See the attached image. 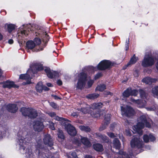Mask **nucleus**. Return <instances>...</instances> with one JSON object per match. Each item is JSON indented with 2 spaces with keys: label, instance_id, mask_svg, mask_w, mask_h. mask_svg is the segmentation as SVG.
<instances>
[{
  "label": "nucleus",
  "instance_id": "1",
  "mask_svg": "<svg viewBox=\"0 0 158 158\" xmlns=\"http://www.w3.org/2000/svg\"><path fill=\"white\" fill-rule=\"evenodd\" d=\"M30 136L27 134L26 131H19L17 134L16 141L20 146L19 149L21 152L23 154L25 152L24 144L30 143L31 141Z\"/></svg>",
  "mask_w": 158,
  "mask_h": 158
},
{
  "label": "nucleus",
  "instance_id": "2",
  "mask_svg": "<svg viewBox=\"0 0 158 158\" xmlns=\"http://www.w3.org/2000/svg\"><path fill=\"white\" fill-rule=\"evenodd\" d=\"M140 122H138L137 125L133 126V129L135 130L139 134L141 135L143 134L142 129L145 126L146 127L150 128L151 127L150 122L152 121L150 119H147L145 116L143 115L139 118Z\"/></svg>",
  "mask_w": 158,
  "mask_h": 158
},
{
  "label": "nucleus",
  "instance_id": "3",
  "mask_svg": "<svg viewBox=\"0 0 158 158\" xmlns=\"http://www.w3.org/2000/svg\"><path fill=\"white\" fill-rule=\"evenodd\" d=\"M20 111L23 116L31 119L35 118L38 115L37 110L32 108L23 107L20 108Z\"/></svg>",
  "mask_w": 158,
  "mask_h": 158
},
{
  "label": "nucleus",
  "instance_id": "4",
  "mask_svg": "<svg viewBox=\"0 0 158 158\" xmlns=\"http://www.w3.org/2000/svg\"><path fill=\"white\" fill-rule=\"evenodd\" d=\"M154 63L153 57L148 55H145L142 61V65L143 67H147L152 66Z\"/></svg>",
  "mask_w": 158,
  "mask_h": 158
},
{
  "label": "nucleus",
  "instance_id": "5",
  "mask_svg": "<svg viewBox=\"0 0 158 158\" xmlns=\"http://www.w3.org/2000/svg\"><path fill=\"white\" fill-rule=\"evenodd\" d=\"M36 152L38 154L40 158H46L47 157L45 154L43 152L44 146L42 144L41 140H38L36 145Z\"/></svg>",
  "mask_w": 158,
  "mask_h": 158
},
{
  "label": "nucleus",
  "instance_id": "6",
  "mask_svg": "<svg viewBox=\"0 0 158 158\" xmlns=\"http://www.w3.org/2000/svg\"><path fill=\"white\" fill-rule=\"evenodd\" d=\"M87 74L84 73H80L79 78L77 83V88L79 89H82L84 88L87 81Z\"/></svg>",
  "mask_w": 158,
  "mask_h": 158
},
{
  "label": "nucleus",
  "instance_id": "7",
  "mask_svg": "<svg viewBox=\"0 0 158 158\" xmlns=\"http://www.w3.org/2000/svg\"><path fill=\"white\" fill-rule=\"evenodd\" d=\"M122 115L127 117H130L134 115L135 112L134 110L130 106H127L126 107L121 106Z\"/></svg>",
  "mask_w": 158,
  "mask_h": 158
},
{
  "label": "nucleus",
  "instance_id": "8",
  "mask_svg": "<svg viewBox=\"0 0 158 158\" xmlns=\"http://www.w3.org/2000/svg\"><path fill=\"white\" fill-rule=\"evenodd\" d=\"M143 142L141 140L139 137H134L131 142V145L132 148L140 149L143 147Z\"/></svg>",
  "mask_w": 158,
  "mask_h": 158
},
{
  "label": "nucleus",
  "instance_id": "9",
  "mask_svg": "<svg viewBox=\"0 0 158 158\" xmlns=\"http://www.w3.org/2000/svg\"><path fill=\"white\" fill-rule=\"evenodd\" d=\"M44 127L43 123L41 120H35L33 123V129L35 131L38 132L42 131Z\"/></svg>",
  "mask_w": 158,
  "mask_h": 158
},
{
  "label": "nucleus",
  "instance_id": "10",
  "mask_svg": "<svg viewBox=\"0 0 158 158\" xmlns=\"http://www.w3.org/2000/svg\"><path fill=\"white\" fill-rule=\"evenodd\" d=\"M111 65V62L108 60H104L101 61L97 66L98 70H103L108 69Z\"/></svg>",
  "mask_w": 158,
  "mask_h": 158
},
{
  "label": "nucleus",
  "instance_id": "11",
  "mask_svg": "<svg viewBox=\"0 0 158 158\" xmlns=\"http://www.w3.org/2000/svg\"><path fill=\"white\" fill-rule=\"evenodd\" d=\"M111 116V115L109 114H107L105 115L103 123L99 128L100 131H102L106 128L107 127L110 123Z\"/></svg>",
  "mask_w": 158,
  "mask_h": 158
},
{
  "label": "nucleus",
  "instance_id": "12",
  "mask_svg": "<svg viewBox=\"0 0 158 158\" xmlns=\"http://www.w3.org/2000/svg\"><path fill=\"white\" fill-rule=\"evenodd\" d=\"M43 140L44 143L45 145L49 147H51L53 145L54 143L53 139L50 135L47 134L44 135Z\"/></svg>",
  "mask_w": 158,
  "mask_h": 158
},
{
  "label": "nucleus",
  "instance_id": "13",
  "mask_svg": "<svg viewBox=\"0 0 158 158\" xmlns=\"http://www.w3.org/2000/svg\"><path fill=\"white\" fill-rule=\"evenodd\" d=\"M65 128L68 134L71 136H75L77 133L75 128L71 124H68L66 127Z\"/></svg>",
  "mask_w": 158,
  "mask_h": 158
},
{
  "label": "nucleus",
  "instance_id": "14",
  "mask_svg": "<svg viewBox=\"0 0 158 158\" xmlns=\"http://www.w3.org/2000/svg\"><path fill=\"white\" fill-rule=\"evenodd\" d=\"M3 87L4 88L10 89L12 87L18 88L19 86L15 85L14 82L7 80L5 82V84L3 85Z\"/></svg>",
  "mask_w": 158,
  "mask_h": 158
},
{
  "label": "nucleus",
  "instance_id": "15",
  "mask_svg": "<svg viewBox=\"0 0 158 158\" xmlns=\"http://www.w3.org/2000/svg\"><path fill=\"white\" fill-rule=\"evenodd\" d=\"M96 136L98 139H100L102 143H108L109 142V138L105 135H103L99 133H96Z\"/></svg>",
  "mask_w": 158,
  "mask_h": 158
},
{
  "label": "nucleus",
  "instance_id": "16",
  "mask_svg": "<svg viewBox=\"0 0 158 158\" xmlns=\"http://www.w3.org/2000/svg\"><path fill=\"white\" fill-rule=\"evenodd\" d=\"M81 142L87 147H89L91 146V144L88 139L85 137L80 136ZM79 138H80L79 137Z\"/></svg>",
  "mask_w": 158,
  "mask_h": 158
},
{
  "label": "nucleus",
  "instance_id": "17",
  "mask_svg": "<svg viewBox=\"0 0 158 158\" xmlns=\"http://www.w3.org/2000/svg\"><path fill=\"white\" fill-rule=\"evenodd\" d=\"M19 78L23 80H27V81L26 82H23L24 85L29 84L31 83V78L30 75L27 74H21L20 75Z\"/></svg>",
  "mask_w": 158,
  "mask_h": 158
},
{
  "label": "nucleus",
  "instance_id": "18",
  "mask_svg": "<svg viewBox=\"0 0 158 158\" xmlns=\"http://www.w3.org/2000/svg\"><path fill=\"white\" fill-rule=\"evenodd\" d=\"M7 107L9 111L12 113H15L18 109V108L15 104H9L7 106Z\"/></svg>",
  "mask_w": 158,
  "mask_h": 158
},
{
  "label": "nucleus",
  "instance_id": "19",
  "mask_svg": "<svg viewBox=\"0 0 158 158\" xmlns=\"http://www.w3.org/2000/svg\"><path fill=\"white\" fill-rule=\"evenodd\" d=\"M94 150L98 152H102L104 150L103 145L100 143H95L93 145Z\"/></svg>",
  "mask_w": 158,
  "mask_h": 158
},
{
  "label": "nucleus",
  "instance_id": "20",
  "mask_svg": "<svg viewBox=\"0 0 158 158\" xmlns=\"http://www.w3.org/2000/svg\"><path fill=\"white\" fill-rule=\"evenodd\" d=\"M156 79L148 77L143 78L142 80L143 82L149 85L151 84L152 83L156 82Z\"/></svg>",
  "mask_w": 158,
  "mask_h": 158
},
{
  "label": "nucleus",
  "instance_id": "21",
  "mask_svg": "<svg viewBox=\"0 0 158 158\" xmlns=\"http://www.w3.org/2000/svg\"><path fill=\"white\" fill-rule=\"evenodd\" d=\"M82 106L83 107L81 109L78 108L77 109V110H80L81 111L85 114L88 113L90 108L89 106L86 104H83Z\"/></svg>",
  "mask_w": 158,
  "mask_h": 158
},
{
  "label": "nucleus",
  "instance_id": "22",
  "mask_svg": "<svg viewBox=\"0 0 158 158\" xmlns=\"http://www.w3.org/2000/svg\"><path fill=\"white\" fill-rule=\"evenodd\" d=\"M35 43L32 40L28 41L26 43V47L27 50L32 49L35 48Z\"/></svg>",
  "mask_w": 158,
  "mask_h": 158
},
{
  "label": "nucleus",
  "instance_id": "23",
  "mask_svg": "<svg viewBox=\"0 0 158 158\" xmlns=\"http://www.w3.org/2000/svg\"><path fill=\"white\" fill-rule=\"evenodd\" d=\"M113 143L114 146L116 148L119 149L120 148L121 146V143L120 141L118 138H115L114 139Z\"/></svg>",
  "mask_w": 158,
  "mask_h": 158
},
{
  "label": "nucleus",
  "instance_id": "24",
  "mask_svg": "<svg viewBox=\"0 0 158 158\" xmlns=\"http://www.w3.org/2000/svg\"><path fill=\"white\" fill-rule=\"evenodd\" d=\"M47 75L50 78L52 79L53 78V71H52L48 68H46L44 69Z\"/></svg>",
  "mask_w": 158,
  "mask_h": 158
},
{
  "label": "nucleus",
  "instance_id": "25",
  "mask_svg": "<svg viewBox=\"0 0 158 158\" xmlns=\"http://www.w3.org/2000/svg\"><path fill=\"white\" fill-rule=\"evenodd\" d=\"M25 153L26 156L27 158H34V153L32 152L31 150L30 149H27Z\"/></svg>",
  "mask_w": 158,
  "mask_h": 158
},
{
  "label": "nucleus",
  "instance_id": "26",
  "mask_svg": "<svg viewBox=\"0 0 158 158\" xmlns=\"http://www.w3.org/2000/svg\"><path fill=\"white\" fill-rule=\"evenodd\" d=\"M131 89L128 88L123 93V96L124 98H127L131 95Z\"/></svg>",
  "mask_w": 158,
  "mask_h": 158
},
{
  "label": "nucleus",
  "instance_id": "27",
  "mask_svg": "<svg viewBox=\"0 0 158 158\" xmlns=\"http://www.w3.org/2000/svg\"><path fill=\"white\" fill-rule=\"evenodd\" d=\"M103 106V104L101 102L94 103L91 105V108L93 109H100Z\"/></svg>",
  "mask_w": 158,
  "mask_h": 158
},
{
  "label": "nucleus",
  "instance_id": "28",
  "mask_svg": "<svg viewBox=\"0 0 158 158\" xmlns=\"http://www.w3.org/2000/svg\"><path fill=\"white\" fill-rule=\"evenodd\" d=\"M36 91L39 93H41L43 90V85L42 82H39L36 85Z\"/></svg>",
  "mask_w": 158,
  "mask_h": 158
},
{
  "label": "nucleus",
  "instance_id": "29",
  "mask_svg": "<svg viewBox=\"0 0 158 158\" xmlns=\"http://www.w3.org/2000/svg\"><path fill=\"white\" fill-rule=\"evenodd\" d=\"M137 57L134 54L131 58L130 61L127 64V66H129L130 65L135 64L137 61Z\"/></svg>",
  "mask_w": 158,
  "mask_h": 158
},
{
  "label": "nucleus",
  "instance_id": "30",
  "mask_svg": "<svg viewBox=\"0 0 158 158\" xmlns=\"http://www.w3.org/2000/svg\"><path fill=\"white\" fill-rule=\"evenodd\" d=\"M49 37L47 35L46 32H43V41L45 44V46H46V44L49 41Z\"/></svg>",
  "mask_w": 158,
  "mask_h": 158
},
{
  "label": "nucleus",
  "instance_id": "31",
  "mask_svg": "<svg viewBox=\"0 0 158 158\" xmlns=\"http://www.w3.org/2000/svg\"><path fill=\"white\" fill-rule=\"evenodd\" d=\"M101 114V111L100 112L99 110L94 111L91 113V115L93 117L98 118H100Z\"/></svg>",
  "mask_w": 158,
  "mask_h": 158
},
{
  "label": "nucleus",
  "instance_id": "32",
  "mask_svg": "<svg viewBox=\"0 0 158 158\" xmlns=\"http://www.w3.org/2000/svg\"><path fill=\"white\" fill-rule=\"evenodd\" d=\"M79 128L81 131L87 132H89L91 130L90 128L88 126H80Z\"/></svg>",
  "mask_w": 158,
  "mask_h": 158
},
{
  "label": "nucleus",
  "instance_id": "33",
  "mask_svg": "<svg viewBox=\"0 0 158 158\" xmlns=\"http://www.w3.org/2000/svg\"><path fill=\"white\" fill-rule=\"evenodd\" d=\"M7 26V30L9 33H11L13 30L15 29V25L12 24H7L5 26Z\"/></svg>",
  "mask_w": 158,
  "mask_h": 158
},
{
  "label": "nucleus",
  "instance_id": "34",
  "mask_svg": "<svg viewBox=\"0 0 158 158\" xmlns=\"http://www.w3.org/2000/svg\"><path fill=\"white\" fill-rule=\"evenodd\" d=\"M99 96V94H97L94 93L88 94L86 97L88 98L93 99L97 98Z\"/></svg>",
  "mask_w": 158,
  "mask_h": 158
},
{
  "label": "nucleus",
  "instance_id": "35",
  "mask_svg": "<svg viewBox=\"0 0 158 158\" xmlns=\"http://www.w3.org/2000/svg\"><path fill=\"white\" fill-rule=\"evenodd\" d=\"M106 88V86L105 85L103 84L98 85L96 89L99 91H102L105 89Z\"/></svg>",
  "mask_w": 158,
  "mask_h": 158
},
{
  "label": "nucleus",
  "instance_id": "36",
  "mask_svg": "<svg viewBox=\"0 0 158 158\" xmlns=\"http://www.w3.org/2000/svg\"><path fill=\"white\" fill-rule=\"evenodd\" d=\"M58 137L61 139H64V136L62 131L61 130H59L57 133Z\"/></svg>",
  "mask_w": 158,
  "mask_h": 158
},
{
  "label": "nucleus",
  "instance_id": "37",
  "mask_svg": "<svg viewBox=\"0 0 158 158\" xmlns=\"http://www.w3.org/2000/svg\"><path fill=\"white\" fill-rule=\"evenodd\" d=\"M152 90L154 95L158 96V86L153 88Z\"/></svg>",
  "mask_w": 158,
  "mask_h": 158
},
{
  "label": "nucleus",
  "instance_id": "38",
  "mask_svg": "<svg viewBox=\"0 0 158 158\" xmlns=\"http://www.w3.org/2000/svg\"><path fill=\"white\" fill-rule=\"evenodd\" d=\"M56 119L58 121H65L66 122H70V121L68 119L64 118L62 117H60L58 116H57L56 117Z\"/></svg>",
  "mask_w": 158,
  "mask_h": 158
},
{
  "label": "nucleus",
  "instance_id": "39",
  "mask_svg": "<svg viewBox=\"0 0 158 158\" xmlns=\"http://www.w3.org/2000/svg\"><path fill=\"white\" fill-rule=\"evenodd\" d=\"M139 92L140 94V97L142 98H143L144 97H145V93L143 90L142 89H139Z\"/></svg>",
  "mask_w": 158,
  "mask_h": 158
},
{
  "label": "nucleus",
  "instance_id": "40",
  "mask_svg": "<svg viewBox=\"0 0 158 158\" xmlns=\"http://www.w3.org/2000/svg\"><path fill=\"white\" fill-rule=\"evenodd\" d=\"M70 155L72 157V158L70 156L68 155L67 156L68 158H76L77 157V155L76 153L75 152H71V153Z\"/></svg>",
  "mask_w": 158,
  "mask_h": 158
},
{
  "label": "nucleus",
  "instance_id": "41",
  "mask_svg": "<svg viewBox=\"0 0 158 158\" xmlns=\"http://www.w3.org/2000/svg\"><path fill=\"white\" fill-rule=\"evenodd\" d=\"M131 95L133 96H136L138 94V91L136 89L132 90L131 89Z\"/></svg>",
  "mask_w": 158,
  "mask_h": 158
},
{
  "label": "nucleus",
  "instance_id": "42",
  "mask_svg": "<svg viewBox=\"0 0 158 158\" xmlns=\"http://www.w3.org/2000/svg\"><path fill=\"white\" fill-rule=\"evenodd\" d=\"M143 139L145 143H148L149 140V135H145L143 136Z\"/></svg>",
  "mask_w": 158,
  "mask_h": 158
},
{
  "label": "nucleus",
  "instance_id": "43",
  "mask_svg": "<svg viewBox=\"0 0 158 158\" xmlns=\"http://www.w3.org/2000/svg\"><path fill=\"white\" fill-rule=\"evenodd\" d=\"M34 41L35 42V44L37 45H39L41 43V40L39 38H35L34 40Z\"/></svg>",
  "mask_w": 158,
  "mask_h": 158
},
{
  "label": "nucleus",
  "instance_id": "44",
  "mask_svg": "<svg viewBox=\"0 0 158 158\" xmlns=\"http://www.w3.org/2000/svg\"><path fill=\"white\" fill-rule=\"evenodd\" d=\"M35 68H36V72H37V71L41 70L43 69V67L42 65L38 64L36 65Z\"/></svg>",
  "mask_w": 158,
  "mask_h": 158
},
{
  "label": "nucleus",
  "instance_id": "45",
  "mask_svg": "<svg viewBox=\"0 0 158 158\" xmlns=\"http://www.w3.org/2000/svg\"><path fill=\"white\" fill-rule=\"evenodd\" d=\"M130 100L132 102L135 103H136L139 104L140 102V101L139 99L135 100L132 98H130Z\"/></svg>",
  "mask_w": 158,
  "mask_h": 158
},
{
  "label": "nucleus",
  "instance_id": "46",
  "mask_svg": "<svg viewBox=\"0 0 158 158\" xmlns=\"http://www.w3.org/2000/svg\"><path fill=\"white\" fill-rule=\"evenodd\" d=\"M54 125L55 124L53 122H51L49 124V127L52 130H54L55 129Z\"/></svg>",
  "mask_w": 158,
  "mask_h": 158
},
{
  "label": "nucleus",
  "instance_id": "47",
  "mask_svg": "<svg viewBox=\"0 0 158 158\" xmlns=\"http://www.w3.org/2000/svg\"><path fill=\"white\" fill-rule=\"evenodd\" d=\"M50 104L52 107L55 109H57L58 108L57 105L54 102H50Z\"/></svg>",
  "mask_w": 158,
  "mask_h": 158
},
{
  "label": "nucleus",
  "instance_id": "48",
  "mask_svg": "<svg viewBox=\"0 0 158 158\" xmlns=\"http://www.w3.org/2000/svg\"><path fill=\"white\" fill-rule=\"evenodd\" d=\"M102 76V74L101 73H98L96 74L94 77V79L96 80Z\"/></svg>",
  "mask_w": 158,
  "mask_h": 158
},
{
  "label": "nucleus",
  "instance_id": "49",
  "mask_svg": "<svg viewBox=\"0 0 158 158\" xmlns=\"http://www.w3.org/2000/svg\"><path fill=\"white\" fill-rule=\"evenodd\" d=\"M94 83V81L93 80H90L88 81L87 84L88 85V88L91 87L93 83Z\"/></svg>",
  "mask_w": 158,
  "mask_h": 158
},
{
  "label": "nucleus",
  "instance_id": "50",
  "mask_svg": "<svg viewBox=\"0 0 158 158\" xmlns=\"http://www.w3.org/2000/svg\"><path fill=\"white\" fill-rule=\"evenodd\" d=\"M149 139L151 141H153L155 140L156 139L155 137L152 135L150 134L149 135Z\"/></svg>",
  "mask_w": 158,
  "mask_h": 158
},
{
  "label": "nucleus",
  "instance_id": "51",
  "mask_svg": "<svg viewBox=\"0 0 158 158\" xmlns=\"http://www.w3.org/2000/svg\"><path fill=\"white\" fill-rule=\"evenodd\" d=\"M21 33L22 34H24L26 36L28 35L29 33V31H28L25 30H23L21 31Z\"/></svg>",
  "mask_w": 158,
  "mask_h": 158
},
{
  "label": "nucleus",
  "instance_id": "52",
  "mask_svg": "<svg viewBox=\"0 0 158 158\" xmlns=\"http://www.w3.org/2000/svg\"><path fill=\"white\" fill-rule=\"evenodd\" d=\"M59 73L55 71H53V77H55L56 78L59 76Z\"/></svg>",
  "mask_w": 158,
  "mask_h": 158
},
{
  "label": "nucleus",
  "instance_id": "53",
  "mask_svg": "<svg viewBox=\"0 0 158 158\" xmlns=\"http://www.w3.org/2000/svg\"><path fill=\"white\" fill-rule=\"evenodd\" d=\"M146 108L148 111H154L155 109V107H146Z\"/></svg>",
  "mask_w": 158,
  "mask_h": 158
},
{
  "label": "nucleus",
  "instance_id": "54",
  "mask_svg": "<svg viewBox=\"0 0 158 158\" xmlns=\"http://www.w3.org/2000/svg\"><path fill=\"white\" fill-rule=\"evenodd\" d=\"M107 134L108 136L110 137H114V133L112 132H108Z\"/></svg>",
  "mask_w": 158,
  "mask_h": 158
},
{
  "label": "nucleus",
  "instance_id": "55",
  "mask_svg": "<svg viewBox=\"0 0 158 158\" xmlns=\"http://www.w3.org/2000/svg\"><path fill=\"white\" fill-rule=\"evenodd\" d=\"M52 97L54 98V99L56 100H58V99H61V98L60 97H58V96L56 95H54L53 94H52L51 95Z\"/></svg>",
  "mask_w": 158,
  "mask_h": 158
},
{
  "label": "nucleus",
  "instance_id": "56",
  "mask_svg": "<svg viewBox=\"0 0 158 158\" xmlns=\"http://www.w3.org/2000/svg\"><path fill=\"white\" fill-rule=\"evenodd\" d=\"M115 124L114 123H113L110 124V130L112 131H113L114 129V127Z\"/></svg>",
  "mask_w": 158,
  "mask_h": 158
},
{
  "label": "nucleus",
  "instance_id": "57",
  "mask_svg": "<svg viewBox=\"0 0 158 158\" xmlns=\"http://www.w3.org/2000/svg\"><path fill=\"white\" fill-rule=\"evenodd\" d=\"M126 50L127 51L128 50L129 47V40H128V43L125 44Z\"/></svg>",
  "mask_w": 158,
  "mask_h": 158
},
{
  "label": "nucleus",
  "instance_id": "58",
  "mask_svg": "<svg viewBox=\"0 0 158 158\" xmlns=\"http://www.w3.org/2000/svg\"><path fill=\"white\" fill-rule=\"evenodd\" d=\"M57 83L59 85H61L62 84V82L60 80H58L57 81Z\"/></svg>",
  "mask_w": 158,
  "mask_h": 158
},
{
  "label": "nucleus",
  "instance_id": "59",
  "mask_svg": "<svg viewBox=\"0 0 158 158\" xmlns=\"http://www.w3.org/2000/svg\"><path fill=\"white\" fill-rule=\"evenodd\" d=\"M49 89L45 86L43 85V90H44V91H48Z\"/></svg>",
  "mask_w": 158,
  "mask_h": 158
},
{
  "label": "nucleus",
  "instance_id": "60",
  "mask_svg": "<svg viewBox=\"0 0 158 158\" xmlns=\"http://www.w3.org/2000/svg\"><path fill=\"white\" fill-rule=\"evenodd\" d=\"M49 115L51 117H54L56 115V114L54 112H50L49 113Z\"/></svg>",
  "mask_w": 158,
  "mask_h": 158
},
{
  "label": "nucleus",
  "instance_id": "61",
  "mask_svg": "<svg viewBox=\"0 0 158 158\" xmlns=\"http://www.w3.org/2000/svg\"><path fill=\"white\" fill-rule=\"evenodd\" d=\"M43 49H44V48H42V47H40L39 48V49H35V52H39V51H42L43 50Z\"/></svg>",
  "mask_w": 158,
  "mask_h": 158
},
{
  "label": "nucleus",
  "instance_id": "62",
  "mask_svg": "<svg viewBox=\"0 0 158 158\" xmlns=\"http://www.w3.org/2000/svg\"><path fill=\"white\" fill-rule=\"evenodd\" d=\"M72 115L73 117H77L78 116V114L77 112H73L72 114Z\"/></svg>",
  "mask_w": 158,
  "mask_h": 158
},
{
  "label": "nucleus",
  "instance_id": "63",
  "mask_svg": "<svg viewBox=\"0 0 158 158\" xmlns=\"http://www.w3.org/2000/svg\"><path fill=\"white\" fill-rule=\"evenodd\" d=\"M8 43L10 44H12L13 43V40L12 39H10L8 41Z\"/></svg>",
  "mask_w": 158,
  "mask_h": 158
},
{
  "label": "nucleus",
  "instance_id": "64",
  "mask_svg": "<svg viewBox=\"0 0 158 158\" xmlns=\"http://www.w3.org/2000/svg\"><path fill=\"white\" fill-rule=\"evenodd\" d=\"M85 158H94L91 155H86L85 157Z\"/></svg>",
  "mask_w": 158,
  "mask_h": 158
}]
</instances>
